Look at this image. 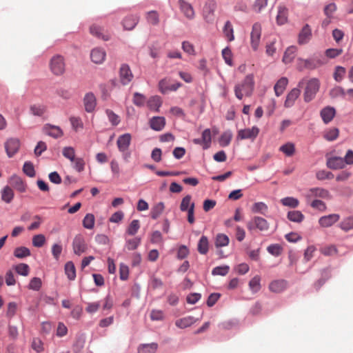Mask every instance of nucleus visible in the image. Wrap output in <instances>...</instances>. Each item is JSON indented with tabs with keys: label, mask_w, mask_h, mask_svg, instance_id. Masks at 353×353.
<instances>
[{
	"label": "nucleus",
	"mask_w": 353,
	"mask_h": 353,
	"mask_svg": "<svg viewBox=\"0 0 353 353\" xmlns=\"http://www.w3.org/2000/svg\"><path fill=\"white\" fill-rule=\"evenodd\" d=\"M164 208L165 206L163 202H159L157 204H156L151 210L150 214L152 219H157L163 213Z\"/></svg>",
	"instance_id": "41"
},
{
	"label": "nucleus",
	"mask_w": 353,
	"mask_h": 353,
	"mask_svg": "<svg viewBox=\"0 0 353 353\" xmlns=\"http://www.w3.org/2000/svg\"><path fill=\"white\" fill-rule=\"evenodd\" d=\"M179 5L181 11L186 18L188 19H193L194 18L195 12L190 3L185 0H179Z\"/></svg>",
	"instance_id": "16"
},
{
	"label": "nucleus",
	"mask_w": 353,
	"mask_h": 353,
	"mask_svg": "<svg viewBox=\"0 0 353 353\" xmlns=\"http://www.w3.org/2000/svg\"><path fill=\"white\" fill-rule=\"evenodd\" d=\"M20 141L18 139L11 138L5 143V148L9 157H12L19 150Z\"/></svg>",
	"instance_id": "14"
},
{
	"label": "nucleus",
	"mask_w": 353,
	"mask_h": 353,
	"mask_svg": "<svg viewBox=\"0 0 353 353\" xmlns=\"http://www.w3.org/2000/svg\"><path fill=\"white\" fill-rule=\"evenodd\" d=\"M94 216L92 214H87L83 220V225L85 228L92 229L94 225Z\"/></svg>",
	"instance_id": "52"
},
{
	"label": "nucleus",
	"mask_w": 353,
	"mask_h": 353,
	"mask_svg": "<svg viewBox=\"0 0 353 353\" xmlns=\"http://www.w3.org/2000/svg\"><path fill=\"white\" fill-rule=\"evenodd\" d=\"M23 171L27 176L30 177H33L35 176V170L33 164L30 161L25 162L23 167Z\"/></svg>",
	"instance_id": "62"
},
{
	"label": "nucleus",
	"mask_w": 353,
	"mask_h": 353,
	"mask_svg": "<svg viewBox=\"0 0 353 353\" xmlns=\"http://www.w3.org/2000/svg\"><path fill=\"white\" fill-rule=\"evenodd\" d=\"M260 281L261 278L258 275L255 276L250 281L249 287L252 292H256L261 289Z\"/></svg>",
	"instance_id": "55"
},
{
	"label": "nucleus",
	"mask_w": 353,
	"mask_h": 353,
	"mask_svg": "<svg viewBox=\"0 0 353 353\" xmlns=\"http://www.w3.org/2000/svg\"><path fill=\"white\" fill-rule=\"evenodd\" d=\"M323 64V62L317 57H313L307 59L299 58L297 59L296 68L299 71H303L305 69L314 70Z\"/></svg>",
	"instance_id": "3"
},
{
	"label": "nucleus",
	"mask_w": 353,
	"mask_h": 353,
	"mask_svg": "<svg viewBox=\"0 0 353 353\" xmlns=\"http://www.w3.org/2000/svg\"><path fill=\"white\" fill-rule=\"evenodd\" d=\"M223 33L229 41H232L234 39L233 28L229 21H226L225 23Z\"/></svg>",
	"instance_id": "44"
},
{
	"label": "nucleus",
	"mask_w": 353,
	"mask_h": 353,
	"mask_svg": "<svg viewBox=\"0 0 353 353\" xmlns=\"http://www.w3.org/2000/svg\"><path fill=\"white\" fill-rule=\"evenodd\" d=\"M254 81L252 74L247 75L245 79L234 86V94L237 99L241 100L244 96L250 97L254 90Z\"/></svg>",
	"instance_id": "2"
},
{
	"label": "nucleus",
	"mask_w": 353,
	"mask_h": 353,
	"mask_svg": "<svg viewBox=\"0 0 353 353\" xmlns=\"http://www.w3.org/2000/svg\"><path fill=\"white\" fill-rule=\"evenodd\" d=\"M288 219L293 222L301 223L304 219V215L300 211H290Z\"/></svg>",
	"instance_id": "46"
},
{
	"label": "nucleus",
	"mask_w": 353,
	"mask_h": 353,
	"mask_svg": "<svg viewBox=\"0 0 353 353\" xmlns=\"http://www.w3.org/2000/svg\"><path fill=\"white\" fill-rule=\"evenodd\" d=\"M261 34V26L259 23H255L252 26L250 35L251 46L254 50H256L260 43Z\"/></svg>",
	"instance_id": "8"
},
{
	"label": "nucleus",
	"mask_w": 353,
	"mask_h": 353,
	"mask_svg": "<svg viewBox=\"0 0 353 353\" xmlns=\"http://www.w3.org/2000/svg\"><path fill=\"white\" fill-rule=\"evenodd\" d=\"M216 2L214 0H207L203 8V17L207 22H212L214 18Z\"/></svg>",
	"instance_id": "6"
},
{
	"label": "nucleus",
	"mask_w": 353,
	"mask_h": 353,
	"mask_svg": "<svg viewBox=\"0 0 353 353\" xmlns=\"http://www.w3.org/2000/svg\"><path fill=\"white\" fill-rule=\"evenodd\" d=\"M14 269L19 274L24 276H28L30 272V268L26 263H19L15 265Z\"/></svg>",
	"instance_id": "60"
},
{
	"label": "nucleus",
	"mask_w": 353,
	"mask_h": 353,
	"mask_svg": "<svg viewBox=\"0 0 353 353\" xmlns=\"http://www.w3.org/2000/svg\"><path fill=\"white\" fill-rule=\"evenodd\" d=\"M229 243V238L223 234H219L216 237L215 245L216 247L226 246Z\"/></svg>",
	"instance_id": "57"
},
{
	"label": "nucleus",
	"mask_w": 353,
	"mask_h": 353,
	"mask_svg": "<svg viewBox=\"0 0 353 353\" xmlns=\"http://www.w3.org/2000/svg\"><path fill=\"white\" fill-rule=\"evenodd\" d=\"M288 287V281L284 279L272 281L269 285V290L274 293H281Z\"/></svg>",
	"instance_id": "19"
},
{
	"label": "nucleus",
	"mask_w": 353,
	"mask_h": 353,
	"mask_svg": "<svg viewBox=\"0 0 353 353\" xmlns=\"http://www.w3.org/2000/svg\"><path fill=\"white\" fill-rule=\"evenodd\" d=\"M339 134V129L336 128H332L324 132L323 137L328 141H332L338 138Z\"/></svg>",
	"instance_id": "36"
},
{
	"label": "nucleus",
	"mask_w": 353,
	"mask_h": 353,
	"mask_svg": "<svg viewBox=\"0 0 353 353\" xmlns=\"http://www.w3.org/2000/svg\"><path fill=\"white\" fill-rule=\"evenodd\" d=\"M50 68L55 75L62 74L65 71V63L63 57L60 55L54 56L50 60Z\"/></svg>",
	"instance_id": "5"
},
{
	"label": "nucleus",
	"mask_w": 353,
	"mask_h": 353,
	"mask_svg": "<svg viewBox=\"0 0 353 353\" xmlns=\"http://www.w3.org/2000/svg\"><path fill=\"white\" fill-rule=\"evenodd\" d=\"M306 197L307 199H312L313 197H319L325 199H331V195L328 190L321 188H311L308 190L306 194Z\"/></svg>",
	"instance_id": "12"
},
{
	"label": "nucleus",
	"mask_w": 353,
	"mask_h": 353,
	"mask_svg": "<svg viewBox=\"0 0 353 353\" xmlns=\"http://www.w3.org/2000/svg\"><path fill=\"white\" fill-rule=\"evenodd\" d=\"M165 125V119L163 117H154L150 120V128L156 131H161Z\"/></svg>",
	"instance_id": "24"
},
{
	"label": "nucleus",
	"mask_w": 353,
	"mask_h": 353,
	"mask_svg": "<svg viewBox=\"0 0 353 353\" xmlns=\"http://www.w3.org/2000/svg\"><path fill=\"white\" fill-rule=\"evenodd\" d=\"M133 103L135 105L141 107L143 106L146 101L145 97L139 92H135L133 96Z\"/></svg>",
	"instance_id": "59"
},
{
	"label": "nucleus",
	"mask_w": 353,
	"mask_h": 353,
	"mask_svg": "<svg viewBox=\"0 0 353 353\" xmlns=\"http://www.w3.org/2000/svg\"><path fill=\"white\" fill-rule=\"evenodd\" d=\"M146 19L152 25L156 26L159 23V16L157 11L152 10L147 12Z\"/></svg>",
	"instance_id": "50"
},
{
	"label": "nucleus",
	"mask_w": 353,
	"mask_h": 353,
	"mask_svg": "<svg viewBox=\"0 0 353 353\" xmlns=\"http://www.w3.org/2000/svg\"><path fill=\"white\" fill-rule=\"evenodd\" d=\"M201 139L203 143V149L206 150L209 148L212 141L211 131L210 129H205L203 132Z\"/></svg>",
	"instance_id": "45"
},
{
	"label": "nucleus",
	"mask_w": 353,
	"mask_h": 353,
	"mask_svg": "<svg viewBox=\"0 0 353 353\" xmlns=\"http://www.w3.org/2000/svg\"><path fill=\"white\" fill-rule=\"evenodd\" d=\"M288 20V9L285 7L279 8L276 22L279 25L284 24Z\"/></svg>",
	"instance_id": "35"
},
{
	"label": "nucleus",
	"mask_w": 353,
	"mask_h": 353,
	"mask_svg": "<svg viewBox=\"0 0 353 353\" xmlns=\"http://www.w3.org/2000/svg\"><path fill=\"white\" fill-rule=\"evenodd\" d=\"M83 104L85 111L92 112L96 107V98L92 93H87L83 98Z\"/></svg>",
	"instance_id": "23"
},
{
	"label": "nucleus",
	"mask_w": 353,
	"mask_h": 353,
	"mask_svg": "<svg viewBox=\"0 0 353 353\" xmlns=\"http://www.w3.org/2000/svg\"><path fill=\"white\" fill-rule=\"evenodd\" d=\"M267 250L269 253L275 256H279L283 250L281 246L279 244H272L268 247Z\"/></svg>",
	"instance_id": "64"
},
{
	"label": "nucleus",
	"mask_w": 353,
	"mask_h": 353,
	"mask_svg": "<svg viewBox=\"0 0 353 353\" xmlns=\"http://www.w3.org/2000/svg\"><path fill=\"white\" fill-rule=\"evenodd\" d=\"M70 121L73 129L75 131H78L80 129H83V123L80 117H72L70 118Z\"/></svg>",
	"instance_id": "63"
},
{
	"label": "nucleus",
	"mask_w": 353,
	"mask_h": 353,
	"mask_svg": "<svg viewBox=\"0 0 353 353\" xmlns=\"http://www.w3.org/2000/svg\"><path fill=\"white\" fill-rule=\"evenodd\" d=\"M222 57L225 62L230 66L233 65L232 62V53L229 48H225L222 50Z\"/></svg>",
	"instance_id": "61"
},
{
	"label": "nucleus",
	"mask_w": 353,
	"mask_h": 353,
	"mask_svg": "<svg viewBox=\"0 0 353 353\" xmlns=\"http://www.w3.org/2000/svg\"><path fill=\"white\" fill-rule=\"evenodd\" d=\"M340 228L345 231L347 232L353 229V217L348 216L344 219L339 224Z\"/></svg>",
	"instance_id": "48"
},
{
	"label": "nucleus",
	"mask_w": 353,
	"mask_h": 353,
	"mask_svg": "<svg viewBox=\"0 0 353 353\" xmlns=\"http://www.w3.org/2000/svg\"><path fill=\"white\" fill-rule=\"evenodd\" d=\"M301 94L299 88H293L286 96V99L284 102V106L287 108H291L294 105L295 101L299 98Z\"/></svg>",
	"instance_id": "21"
},
{
	"label": "nucleus",
	"mask_w": 353,
	"mask_h": 353,
	"mask_svg": "<svg viewBox=\"0 0 353 353\" xmlns=\"http://www.w3.org/2000/svg\"><path fill=\"white\" fill-rule=\"evenodd\" d=\"M30 250L26 247H18L14 250V256L18 259H23L30 256Z\"/></svg>",
	"instance_id": "38"
},
{
	"label": "nucleus",
	"mask_w": 353,
	"mask_h": 353,
	"mask_svg": "<svg viewBox=\"0 0 353 353\" xmlns=\"http://www.w3.org/2000/svg\"><path fill=\"white\" fill-rule=\"evenodd\" d=\"M182 84L179 82L170 83L167 79H161L159 82V89L162 94H166L168 92L177 90Z\"/></svg>",
	"instance_id": "9"
},
{
	"label": "nucleus",
	"mask_w": 353,
	"mask_h": 353,
	"mask_svg": "<svg viewBox=\"0 0 353 353\" xmlns=\"http://www.w3.org/2000/svg\"><path fill=\"white\" fill-rule=\"evenodd\" d=\"M340 219L339 214H331L327 216H321L319 219V223L321 227L328 228L333 225Z\"/></svg>",
	"instance_id": "15"
},
{
	"label": "nucleus",
	"mask_w": 353,
	"mask_h": 353,
	"mask_svg": "<svg viewBox=\"0 0 353 353\" xmlns=\"http://www.w3.org/2000/svg\"><path fill=\"white\" fill-rule=\"evenodd\" d=\"M208 239L205 236H202L198 243V251L201 254H205L208 251Z\"/></svg>",
	"instance_id": "39"
},
{
	"label": "nucleus",
	"mask_w": 353,
	"mask_h": 353,
	"mask_svg": "<svg viewBox=\"0 0 353 353\" xmlns=\"http://www.w3.org/2000/svg\"><path fill=\"white\" fill-rule=\"evenodd\" d=\"M90 32L96 37L104 41H108L110 39V35L104 33V30L100 26L92 25L90 28Z\"/></svg>",
	"instance_id": "26"
},
{
	"label": "nucleus",
	"mask_w": 353,
	"mask_h": 353,
	"mask_svg": "<svg viewBox=\"0 0 353 353\" xmlns=\"http://www.w3.org/2000/svg\"><path fill=\"white\" fill-rule=\"evenodd\" d=\"M311 30L308 25L304 26L299 35V43L300 44H305L310 39Z\"/></svg>",
	"instance_id": "33"
},
{
	"label": "nucleus",
	"mask_w": 353,
	"mask_h": 353,
	"mask_svg": "<svg viewBox=\"0 0 353 353\" xmlns=\"http://www.w3.org/2000/svg\"><path fill=\"white\" fill-rule=\"evenodd\" d=\"M281 203L284 206H288L293 208H296L299 204V201L298 199L291 196H288L282 199L281 200Z\"/></svg>",
	"instance_id": "51"
},
{
	"label": "nucleus",
	"mask_w": 353,
	"mask_h": 353,
	"mask_svg": "<svg viewBox=\"0 0 353 353\" xmlns=\"http://www.w3.org/2000/svg\"><path fill=\"white\" fill-rule=\"evenodd\" d=\"M158 347V345L155 343L150 344H145L140 346L138 349L139 353H155Z\"/></svg>",
	"instance_id": "40"
},
{
	"label": "nucleus",
	"mask_w": 353,
	"mask_h": 353,
	"mask_svg": "<svg viewBox=\"0 0 353 353\" xmlns=\"http://www.w3.org/2000/svg\"><path fill=\"white\" fill-rule=\"evenodd\" d=\"M304 85L305 86L303 93V99L306 103H308L314 99L316 93L319 92L320 81L316 78L310 79L303 78L299 82L298 87L301 88H303Z\"/></svg>",
	"instance_id": "1"
},
{
	"label": "nucleus",
	"mask_w": 353,
	"mask_h": 353,
	"mask_svg": "<svg viewBox=\"0 0 353 353\" xmlns=\"http://www.w3.org/2000/svg\"><path fill=\"white\" fill-rule=\"evenodd\" d=\"M335 115V110L331 107H326L321 111V117L325 123L330 122Z\"/></svg>",
	"instance_id": "29"
},
{
	"label": "nucleus",
	"mask_w": 353,
	"mask_h": 353,
	"mask_svg": "<svg viewBox=\"0 0 353 353\" xmlns=\"http://www.w3.org/2000/svg\"><path fill=\"white\" fill-rule=\"evenodd\" d=\"M232 139V134L230 131L224 132L219 138V142L221 146L226 147Z\"/></svg>",
	"instance_id": "43"
},
{
	"label": "nucleus",
	"mask_w": 353,
	"mask_h": 353,
	"mask_svg": "<svg viewBox=\"0 0 353 353\" xmlns=\"http://www.w3.org/2000/svg\"><path fill=\"white\" fill-rule=\"evenodd\" d=\"M162 101L159 97L153 96L151 97L147 101V105L151 110L158 112L160 106L161 105Z\"/></svg>",
	"instance_id": "31"
},
{
	"label": "nucleus",
	"mask_w": 353,
	"mask_h": 353,
	"mask_svg": "<svg viewBox=\"0 0 353 353\" xmlns=\"http://www.w3.org/2000/svg\"><path fill=\"white\" fill-rule=\"evenodd\" d=\"M8 183L17 191L19 192H25L27 190V185L23 180L17 175H12L8 179Z\"/></svg>",
	"instance_id": "11"
},
{
	"label": "nucleus",
	"mask_w": 353,
	"mask_h": 353,
	"mask_svg": "<svg viewBox=\"0 0 353 353\" xmlns=\"http://www.w3.org/2000/svg\"><path fill=\"white\" fill-rule=\"evenodd\" d=\"M132 137L130 134L126 133L119 137L117 141V145L120 152H125L128 150L130 143Z\"/></svg>",
	"instance_id": "17"
},
{
	"label": "nucleus",
	"mask_w": 353,
	"mask_h": 353,
	"mask_svg": "<svg viewBox=\"0 0 353 353\" xmlns=\"http://www.w3.org/2000/svg\"><path fill=\"white\" fill-rule=\"evenodd\" d=\"M139 21V17L138 16L134 14L128 15L122 21L123 28L126 30H132L137 25Z\"/></svg>",
	"instance_id": "22"
},
{
	"label": "nucleus",
	"mask_w": 353,
	"mask_h": 353,
	"mask_svg": "<svg viewBox=\"0 0 353 353\" xmlns=\"http://www.w3.org/2000/svg\"><path fill=\"white\" fill-rule=\"evenodd\" d=\"M30 112L35 116H42L46 111V106L43 104H34L30 108Z\"/></svg>",
	"instance_id": "42"
},
{
	"label": "nucleus",
	"mask_w": 353,
	"mask_h": 353,
	"mask_svg": "<svg viewBox=\"0 0 353 353\" xmlns=\"http://www.w3.org/2000/svg\"><path fill=\"white\" fill-rule=\"evenodd\" d=\"M191 200L192 196L190 195H186L183 198L180 205V210L182 212L187 211L190 208H191L192 205H194V203L192 202Z\"/></svg>",
	"instance_id": "54"
},
{
	"label": "nucleus",
	"mask_w": 353,
	"mask_h": 353,
	"mask_svg": "<svg viewBox=\"0 0 353 353\" xmlns=\"http://www.w3.org/2000/svg\"><path fill=\"white\" fill-rule=\"evenodd\" d=\"M119 77L123 85H127L132 81L133 74L128 65H121L119 70Z\"/></svg>",
	"instance_id": "13"
},
{
	"label": "nucleus",
	"mask_w": 353,
	"mask_h": 353,
	"mask_svg": "<svg viewBox=\"0 0 353 353\" xmlns=\"http://www.w3.org/2000/svg\"><path fill=\"white\" fill-rule=\"evenodd\" d=\"M43 132L46 134L52 137L54 139L60 138L63 136V130L57 125L46 124L43 127Z\"/></svg>",
	"instance_id": "20"
},
{
	"label": "nucleus",
	"mask_w": 353,
	"mask_h": 353,
	"mask_svg": "<svg viewBox=\"0 0 353 353\" xmlns=\"http://www.w3.org/2000/svg\"><path fill=\"white\" fill-rule=\"evenodd\" d=\"M141 243V238L135 237L126 241L125 247L128 250H136Z\"/></svg>",
	"instance_id": "58"
},
{
	"label": "nucleus",
	"mask_w": 353,
	"mask_h": 353,
	"mask_svg": "<svg viewBox=\"0 0 353 353\" xmlns=\"http://www.w3.org/2000/svg\"><path fill=\"white\" fill-rule=\"evenodd\" d=\"M65 273L70 280H74L76 278V269L72 261H68L65 265Z\"/></svg>",
	"instance_id": "37"
},
{
	"label": "nucleus",
	"mask_w": 353,
	"mask_h": 353,
	"mask_svg": "<svg viewBox=\"0 0 353 353\" xmlns=\"http://www.w3.org/2000/svg\"><path fill=\"white\" fill-rule=\"evenodd\" d=\"M72 248L74 253L77 255H81L86 251L87 245L82 235L78 234L75 236L72 241Z\"/></svg>",
	"instance_id": "10"
},
{
	"label": "nucleus",
	"mask_w": 353,
	"mask_h": 353,
	"mask_svg": "<svg viewBox=\"0 0 353 353\" xmlns=\"http://www.w3.org/2000/svg\"><path fill=\"white\" fill-rule=\"evenodd\" d=\"M259 133V128L253 126L252 128H245L238 131L236 140L250 139L254 141Z\"/></svg>",
	"instance_id": "7"
},
{
	"label": "nucleus",
	"mask_w": 353,
	"mask_h": 353,
	"mask_svg": "<svg viewBox=\"0 0 353 353\" xmlns=\"http://www.w3.org/2000/svg\"><path fill=\"white\" fill-rule=\"evenodd\" d=\"M279 150L287 157H292L295 154V145L292 142H288L279 148Z\"/></svg>",
	"instance_id": "34"
},
{
	"label": "nucleus",
	"mask_w": 353,
	"mask_h": 353,
	"mask_svg": "<svg viewBox=\"0 0 353 353\" xmlns=\"http://www.w3.org/2000/svg\"><path fill=\"white\" fill-rule=\"evenodd\" d=\"M196 320L191 316H185L175 321V325L181 329H184L194 324Z\"/></svg>",
	"instance_id": "27"
},
{
	"label": "nucleus",
	"mask_w": 353,
	"mask_h": 353,
	"mask_svg": "<svg viewBox=\"0 0 353 353\" xmlns=\"http://www.w3.org/2000/svg\"><path fill=\"white\" fill-rule=\"evenodd\" d=\"M268 205L265 203L257 202L253 205L252 210L253 212L261 213V214L265 215L266 214V212H268Z\"/></svg>",
	"instance_id": "49"
},
{
	"label": "nucleus",
	"mask_w": 353,
	"mask_h": 353,
	"mask_svg": "<svg viewBox=\"0 0 353 353\" xmlns=\"http://www.w3.org/2000/svg\"><path fill=\"white\" fill-rule=\"evenodd\" d=\"M269 228L270 224L268 221L261 216H254L247 223V228L250 231L258 229L261 232H266Z\"/></svg>",
	"instance_id": "4"
},
{
	"label": "nucleus",
	"mask_w": 353,
	"mask_h": 353,
	"mask_svg": "<svg viewBox=\"0 0 353 353\" xmlns=\"http://www.w3.org/2000/svg\"><path fill=\"white\" fill-rule=\"evenodd\" d=\"M1 194V199L6 203H10L12 201L14 196V191L8 185H6L3 188Z\"/></svg>",
	"instance_id": "32"
},
{
	"label": "nucleus",
	"mask_w": 353,
	"mask_h": 353,
	"mask_svg": "<svg viewBox=\"0 0 353 353\" xmlns=\"http://www.w3.org/2000/svg\"><path fill=\"white\" fill-rule=\"evenodd\" d=\"M327 165L333 170L341 169L345 166L344 160L341 157H332L327 159Z\"/></svg>",
	"instance_id": "25"
},
{
	"label": "nucleus",
	"mask_w": 353,
	"mask_h": 353,
	"mask_svg": "<svg viewBox=\"0 0 353 353\" xmlns=\"http://www.w3.org/2000/svg\"><path fill=\"white\" fill-rule=\"evenodd\" d=\"M63 156L69 159L70 161H74L75 150L74 148L70 146L64 147L62 150Z\"/></svg>",
	"instance_id": "53"
},
{
	"label": "nucleus",
	"mask_w": 353,
	"mask_h": 353,
	"mask_svg": "<svg viewBox=\"0 0 353 353\" xmlns=\"http://www.w3.org/2000/svg\"><path fill=\"white\" fill-rule=\"evenodd\" d=\"M288 83V79L286 77H281L278 80L274 87L275 94L277 97L281 96L285 91Z\"/></svg>",
	"instance_id": "28"
},
{
	"label": "nucleus",
	"mask_w": 353,
	"mask_h": 353,
	"mask_svg": "<svg viewBox=\"0 0 353 353\" xmlns=\"http://www.w3.org/2000/svg\"><path fill=\"white\" fill-rule=\"evenodd\" d=\"M140 224L139 220H133L126 230V234L134 236L139 230Z\"/></svg>",
	"instance_id": "56"
},
{
	"label": "nucleus",
	"mask_w": 353,
	"mask_h": 353,
	"mask_svg": "<svg viewBox=\"0 0 353 353\" xmlns=\"http://www.w3.org/2000/svg\"><path fill=\"white\" fill-rule=\"evenodd\" d=\"M32 241L34 247L41 248L46 243V239L44 234H39L33 236Z\"/></svg>",
	"instance_id": "47"
},
{
	"label": "nucleus",
	"mask_w": 353,
	"mask_h": 353,
	"mask_svg": "<svg viewBox=\"0 0 353 353\" xmlns=\"http://www.w3.org/2000/svg\"><path fill=\"white\" fill-rule=\"evenodd\" d=\"M296 48L290 46L286 49L283 57V62L285 64L291 63L296 57Z\"/></svg>",
	"instance_id": "30"
},
{
	"label": "nucleus",
	"mask_w": 353,
	"mask_h": 353,
	"mask_svg": "<svg viewBox=\"0 0 353 353\" xmlns=\"http://www.w3.org/2000/svg\"><path fill=\"white\" fill-rule=\"evenodd\" d=\"M105 51L101 48H94L90 53L91 60L96 64L102 63L105 61Z\"/></svg>",
	"instance_id": "18"
}]
</instances>
